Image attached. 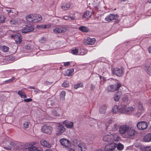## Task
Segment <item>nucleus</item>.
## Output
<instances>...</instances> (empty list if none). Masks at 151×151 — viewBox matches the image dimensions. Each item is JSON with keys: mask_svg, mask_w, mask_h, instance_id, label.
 Returning <instances> with one entry per match:
<instances>
[{"mask_svg": "<svg viewBox=\"0 0 151 151\" xmlns=\"http://www.w3.org/2000/svg\"><path fill=\"white\" fill-rule=\"evenodd\" d=\"M63 18L66 20H68L69 19V17L67 16H64L63 17Z\"/></svg>", "mask_w": 151, "mask_h": 151, "instance_id": "obj_61", "label": "nucleus"}, {"mask_svg": "<svg viewBox=\"0 0 151 151\" xmlns=\"http://www.w3.org/2000/svg\"><path fill=\"white\" fill-rule=\"evenodd\" d=\"M119 127V124L117 123H115L111 126V129L113 131H116L118 129Z\"/></svg>", "mask_w": 151, "mask_h": 151, "instance_id": "obj_34", "label": "nucleus"}, {"mask_svg": "<svg viewBox=\"0 0 151 151\" xmlns=\"http://www.w3.org/2000/svg\"><path fill=\"white\" fill-rule=\"evenodd\" d=\"M47 104L49 105L53 106L54 102L51 98L49 99L47 101Z\"/></svg>", "mask_w": 151, "mask_h": 151, "instance_id": "obj_42", "label": "nucleus"}, {"mask_svg": "<svg viewBox=\"0 0 151 151\" xmlns=\"http://www.w3.org/2000/svg\"><path fill=\"white\" fill-rule=\"evenodd\" d=\"M120 139L117 133H110L105 135L103 137L104 141L108 142L118 141Z\"/></svg>", "mask_w": 151, "mask_h": 151, "instance_id": "obj_1", "label": "nucleus"}, {"mask_svg": "<svg viewBox=\"0 0 151 151\" xmlns=\"http://www.w3.org/2000/svg\"><path fill=\"white\" fill-rule=\"evenodd\" d=\"M65 92L64 91H62L60 94V99L61 101H63L65 99Z\"/></svg>", "mask_w": 151, "mask_h": 151, "instance_id": "obj_31", "label": "nucleus"}, {"mask_svg": "<svg viewBox=\"0 0 151 151\" xmlns=\"http://www.w3.org/2000/svg\"><path fill=\"white\" fill-rule=\"evenodd\" d=\"M47 39L46 38L43 37H41L39 41L40 43H43L47 41Z\"/></svg>", "mask_w": 151, "mask_h": 151, "instance_id": "obj_43", "label": "nucleus"}, {"mask_svg": "<svg viewBox=\"0 0 151 151\" xmlns=\"http://www.w3.org/2000/svg\"><path fill=\"white\" fill-rule=\"evenodd\" d=\"M136 133V132L134 129L129 128V129L127 132L125 136L127 138L132 139L134 137Z\"/></svg>", "mask_w": 151, "mask_h": 151, "instance_id": "obj_4", "label": "nucleus"}, {"mask_svg": "<svg viewBox=\"0 0 151 151\" xmlns=\"http://www.w3.org/2000/svg\"><path fill=\"white\" fill-rule=\"evenodd\" d=\"M107 107V106L105 105L101 106L99 110L101 114L104 113L106 112Z\"/></svg>", "mask_w": 151, "mask_h": 151, "instance_id": "obj_25", "label": "nucleus"}, {"mask_svg": "<svg viewBox=\"0 0 151 151\" xmlns=\"http://www.w3.org/2000/svg\"><path fill=\"white\" fill-rule=\"evenodd\" d=\"M62 86L64 87H67L69 86L68 83L67 82H65L62 84Z\"/></svg>", "mask_w": 151, "mask_h": 151, "instance_id": "obj_51", "label": "nucleus"}, {"mask_svg": "<svg viewBox=\"0 0 151 151\" xmlns=\"http://www.w3.org/2000/svg\"><path fill=\"white\" fill-rule=\"evenodd\" d=\"M14 143L11 139L8 138L5 142V145H4L5 147L4 148L7 150H11V147L13 146Z\"/></svg>", "mask_w": 151, "mask_h": 151, "instance_id": "obj_7", "label": "nucleus"}, {"mask_svg": "<svg viewBox=\"0 0 151 151\" xmlns=\"http://www.w3.org/2000/svg\"><path fill=\"white\" fill-rule=\"evenodd\" d=\"M15 78L14 77H12V78L5 81V83H11L15 81Z\"/></svg>", "mask_w": 151, "mask_h": 151, "instance_id": "obj_46", "label": "nucleus"}, {"mask_svg": "<svg viewBox=\"0 0 151 151\" xmlns=\"http://www.w3.org/2000/svg\"><path fill=\"white\" fill-rule=\"evenodd\" d=\"M83 86V85L81 83H78L76 85H74V88L75 89H77L78 88L80 87H82Z\"/></svg>", "mask_w": 151, "mask_h": 151, "instance_id": "obj_49", "label": "nucleus"}, {"mask_svg": "<svg viewBox=\"0 0 151 151\" xmlns=\"http://www.w3.org/2000/svg\"><path fill=\"white\" fill-rule=\"evenodd\" d=\"M64 124L67 128L69 129L71 128L73 126V122L69 121H65L64 122Z\"/></svg>", "mask_w": 151, "mask_h": 151, "instance_id": "obj_18", "label": "nucleus"}, {"mask_svg": "<svg viewBox=\"0 0 151 151\" xmlns=\"http://www.w3.org/2000/svg\"><path fill=\"white\" fill-rule=\"evenodd\" d=\"M34 28L32 26L27 25L22 30V32L23 33H26L28 32L33 31Z\"/></svg>", "mask_w": 151, "mask_h": 151, "instance_id": "obj_16", "label": "nucleus"}, {"mask_svg": "<svg viewBox=\"0 0 151 151\" xmlns=\"http://www.w3.org/2000/svg\"><path fill=\"white\" fill-rule=\"evenodd\" d=\"M9 23L11 24L14 25L17 24L18 23V22L15 19H12L9 21Z\"/></svg>", "mask_w": 151, "mask_h": 151, "instance_id": "obj_50", "label": "nucleus"}, {"mask_svg": "<svg viewBox=\"0 0 151 151\" xmlns=\"http://www.w3.org/2000/svg\"><path fill=\"white\" fill-rule=\"evenodd\" d=\"M70 5L69 3H67L65 4H63L61 7L62 9L63 10H67L69 9Z\"/></svg>", "mask_w": 151, "mask_h": 151, "instance_id": "obj_27", "label": "nucleus"}, {"mask_svg": "<svg viewBox=\"0 0 151 151\" xmlns=\"http://www.w3.org/2000/svg\"><path fill=\"white\" fill-rule=\"evenodd\" d=\"M18 12L16 11H14V12L12 11L11 12V13L9 14V15L12 17H17L18 15Z\"/></svg>", "mask_w": 151, "mask_h": 151, "instance_id": "obj_40", "label": "nucleus"}, {"mask_svg": "<svg viewBox=\"0 0 151 151\" xmlns=\"http://www.w3.org/2000/svg\"><path fill=\"white\" fill-rule=\"evenodd\" d=\"M65 131V129L64 126L61 124H57L56 129V134L60 135L64 133Z\"/></svg>", "mask_w": 151, "mask_h": 151, "instance_id": "obj_8", "label": "nucleus"}, {"mask_svg": "<svg viewBox=\"0 0 151 151\" xmlns=\"http://www.w3.org/2000/svg\"><path fill=\"white\" fill-rule=\"evenodd\" d=\"M29 122L28 120H25L23 122V125L24 129L28 128L29 127Z\"/></svg>", "mask_w": 151, "mask_h": 151, "instance_id": "obj_38", "label": "nucleus"}, {"mask_svg": "<svg viewBox=\"0 0 151 151\" xmlns=\"http://www.w3.org/2000/svg\"><path fill=\"white\" fill-rule=\"evenodd\" d=\"M60 142L62 145L66 148L69 147L71 145L70 142L68 140L64 138L60 139Z\"/></svg>", "mask_w": 151, "mask_h": 151, "instance_id": "obj_11", "label": "nucleus"}, {"mask_svg": "<svg viewBox=\"0 0 151 151\" xmlns=\"http://www.w3.org/2000/svg\"><path fill=\"white\" fill-rule=\"evenodd\" d=\"M1 50L3 51V52H6L9 51V48L8 47L4 45L1 47Z\"/></svg>", "mask_w": 151, "mask_h": 151, "instance_id": "obj_36", "label": "nucleus"}, {"mask_svg": "<svg viewBox=\"0 0 151 151\" xmlns=\"http://www.w3.org/2000/svg\"><path fill=\"white\" fill-rule=\"evenodd\" d=\"M111 123V121L110 119L107 120L104 122L105 125L106 126V128L108 127V126Z\"/></svg>", "mask_w": 151, "mask_h": 151, "instance_id": "obj_44", "label": "nucleus"}, {"mask_svg": "<svg viewBox=\"0 0 151 151\" xmlns=\"http://www.w3.org/2000/svg\"><path fill=\"white\" fill-rule=\"evenodd\" d=\"M122 94V93L121 91H118L114 95V99L115 101H118Z\"/></svg>", "mask_w": 151, "mask_h": 151, "instance_id": "obj_20", "label": "nucleus"}, {"mask_svg": "<svg viewBox=\"0 0 151 151\" xmlns=\"http://www.w3.org/2000/svg\"><path fill=\"white\" fill-rule=\"evenodd\" d=\"M53 129L52 127L50 126L44 125L42 128V132L44 133L50 134Z\"/></svg>", "mask_w": 151, "mask_h": 151, "instance_id": "obj_10", "label": "nucleus"}, {"mask_svg": "<svg viewBox=\"0 0 151 151\" xmlns=\"http://www.w3.org/2000/svg\"><path fill=\"white\" fill-rule=\"evenodd\" d=\"M27 147H26L25 148L28 149L29 151H33L37 150V147L32 146L29 144H27Z\"/></svg>", "mask_w": 151, "mask_h": 151, "instance_id": "obj_23", "label": "nucleus"}, {"mask_svg": "<svg viewBox=\"0 0 151 151\" xmlns=\"http://www.w3.org/2000/svg\"><path fill=\"white\" fill-rule=\"evenodd\" d=\"M79 55H83L86 53L87 50L83 49H81L79 50Z\"/></svg>", "mask_w": 151, "mask_h": 151, "instance_id": "obj_41", "label": "nucleus"}, {"mask_svg": "<svg viewBox=\"0 0 151 151\" xmlns=\"http://www.w3.org/2000/svg\"><path fill=\"white\" fill-rule=\"evenodd\" d=\"M126 109V106L122 104L121 107L119 109L120 112L122 113H125Z\"/></svg>", "mask_w": 151, "mask_h": 151, "instance_id": "obj_26", "label": "nucleus"}, {"mask_svg": "<svg viewBox=\"0 0 151 151\" xmlns=\"http://www.w3.org/2000/svg\"><path fill=\"white\" fill-rule=\"evenodd\" d=\"M35 14H30L27 15L26 19L27 21L29 22H34V19Z\"/></svg>", "mask_w": 151, "mask_h": 151, "instance_id": "obj_17", "label": "nucleus"}, {"mask_svg": "<svg viewBox=\"0 0 151 151\" xmlns=\"http://www.w3.org/2000/svg\"><path fill=\"white\" fill-rule=\"evenodd\" d=\"M118 17V16L117 14H110L105 18V19L107 21L109 22L114 19H116Z\"/></svg>", "mask_w": 151, "mask_h": 151, "instance_id": "obj_13", "label": "nucleus"}, {"mask_svg": "<svg viewBox=\"0 0 151 151\" xmlns=\"http://www.w3.org/2000/svg\"><path fill=\"white\" fill-rule=\"evenodd\" d=\"M78 147L81 151H86V146L84 143L82 142L80 143L78 145Z\"/></svg>", "mask_w": 151, "mask_h": 151, "instance_id": "obj_24", "label": "nucleus"}, {"mask_svg": "<svg viewBox=\"0 0 151 151\" xmlns=\"http://www.w3.org/2000/svg\"><path fill=\"white\" fill-rule=\"evenodd\" d=\"M37 27L40 29H44V25H37Z\"/></svg>", "mask_w": 151, "mask_h": 151, "instance_id": "obj_58", "label": "nucleus"}, {"mask_svg": "<svg viewBox=\"0 0 151 151\" xmlns=\"http://www.w3.org/2000/svg\"><path fill=\"white\" fill-rule=\"evenodd\" d=\"M24 101L25 102H28L31 101H32V99L31 98H29L27 99H24Z\"/></svg>", "mask_w": 151, "mask_h": 151, "instance_id": "obj_56", "label": "nucleus"}, {"mask_svg": "<svg viewBox=\"0 0 151 151\" xmlns=\"http://www.w3.org/2000/svg\"><path fill=\"white\" fill-rule=\"evenodd\" d=\"M79 29L80 30L84 32H87L88 30V28L87 27L84 26H82L80 27Z\"/></svg>", "mask_w": 151, "mask_h": 151, "instance_id": "obj_37", "label": "nucleus"}, {"mask_svg": "<svg viewBox=\"0 0 151 151\" xmlns=\"http://www.w3.org/2000/svg\"><path fill=\"white\" fill-rule=\"evenodd\" d=\"M66 30V28L65 26L61 25L58 26L54 29L53 31L55 33H60L65 32Z\"/></svg>", "mask_w": 151, "mask_h": 151, "instance_id": "obj_5", "label": "nucleus"}, {"mask_svg": "<svg viewBox=\"0 0 151 151\" xmlns=\"http://www.w3.org/2000/svg\"><path fill=\"white\" fill-rule=\"evenodd\" d=\"M18 94L20 96L21 98H27V96L25 95V93L21 90L19 91L18 92Z\"/></svg>", "mask_w": 151, "mask_h": 151, "instance_id": "obj_33", "label": "nucleus"}, {"mask_svg": "<svg viewBox=\"0 0 151 151\" xmlns=\"http://www.w3.org/2000/svg\"><path fill=\"white\" fill-rule=\"evenodd\" d=\"M137 126L138 128L140 130L146 129L147 126V123L144 122H141L137 123Z\"/></svg>", "mask_w": 151, "mask_h": 151, "instance_id": "obj_12", "label": "nucleus"}, {"mask_svg": "<svg viewBox=\"0 0 151 151\" xmlns=\"http://www.w3.org/2000/svg\"><path fill=\"white\" fill-rule=\"evenodd\" d=\"M53 115L56 116H59L60 115L58 111L56 110H54L52 112Z\"/></svg>", "mask_w": 151, "mask_h": 151, "instance_id": "obj_47", "label": "nucleus"}, {"mask_svg": "<svg viewBox=\"0 0 151 151\" xmlns=\"http://www.w3.org/2000/svg\"><path fill=\"white\" fill-rule=\"evenodd\" d=\"M91 12L87 11L85 12L84 15H83V17L87 18H90L91 16Z\"/></svg>", "mask_w": 151, "mask_h": 151, "instance_id": "obj_28", "label": "nucleus"}, {"mask_svg": "<svg viewBox=\"0 0 151 151\" xmlns=\"http://www.w3.org/2000/svg\"><path fill=\"white\" fill-rule=\"evenodd\" d=\"M95 41L96 40L95 38L87 37L85 40L84 43L86 45H92L95 43Z\"/></svg>", "mask_w": 151, "mask_h": 151, "instance_id": "obj_15", "label": "nucleus"}, {"mask_svg": "<svg viewBox=\"0 0 151 151\" xmlns=\"http://www.w3.org/2000/svg\"><path fill=\"white\" fill-rule=\"evenodd\" d=\"M41 144L43 146L48 148H50L51 147V145L45 140H42L41 141Z\"/></svg>", "mask_w": 151, "mask_h": 151, "instance_id": "obj_21", "label": "nucleus"}, {"mask_svg": "<svg viewBox=\"0 0 151 151\" xmlns=\"http://www.w3.org/2000/svg\"><path fill=\"white\" fill-rule=\"evenodd\" d=\"M29 144L32 145V146H34L35 145H36V143L35 142H31V143H29Z\"/></svg>", "mask_w": 151, "mask_h": 151, "instance_id": "obj_62", "label": "nucleus"}, {"mask_svg": "<svg viewBox=\"0 0 151 151\" xmlns=\"http://www.w3.org/2000/svg\"><path fill=\"white\" fill-rule=\"evenodd\" d=\"M6 11L7 12V13L9 14L12 11L10 8H8L5 9Z\"/></svg>", "mask_w": 151, "mask_h": 151, "instance_id": "obj_53", "label": "nucleus"}, {"mask_svg": "<svg viewBox=\"0 0 151 151\" xmlns=\"http://www.w3.org/2000/svg\"><path fill=\"white\" fill-rule=\"evenodd\" d=\"M50 27H51V25L50 24H44V29L49 28H50Z\"/></svg>", "mask_w": 151, "mask_h": 151, "instance_id": "obj_55", "label": "nucleus"}, {"mask_svg": "<svg viewBox=\"0 0 151 151\" xmlns=\"http://www.w3.org/2000/svg\"><path fill=\"white\" fill-rule=\"evenodd\" d=\"M5 18L2 17H0V22L3 23L5 20Z\"/></svg>", "mask_w": 151, "mask_h": 151, "instance_id": "obj_57", "label": "nucleus"}, {"mask_svg": "<svg viewBox=\"0 0 151 151\" xmlns=\"http://www.w3.org/2000/svg\"><path fill=\"white\" fill-rule=\"evenodd\" d=\"M145 71L148 75L151 76V65L146 67Z\"/></svg>", "mask_w": 151, "mask_h": 151, "instance_id": "obj_30", "label": "nucleus"}, {"mask_svg": "<svg viewBox=\"0 0 151 151\" xmlns=\"http://www.w3.org/2000/svg\"><path fill=\"white\" fill-rule=\"evenodd\" d=\"M112 111L114 113L117 114L119 112V109L117 106L114 105L112 107Z\"/></svg>", "mask_w": 151, "mask_h": 151, "instance_id": "obj_29", "label": "nucleus"}, {"mask_svg": "<svg viewBox=\"0 0 151 151\" xmlns=\"http://www.w3.org/2000/svg\"><path fill=\"white\" fill-rule=\"evenodd\" d=\"M116 144L114 143H112L106 145L104 148L105 151H116L115 149Z\"/></svg>", "mask_w": 151, "mask_h": 151, "instance_id": "obj_3", "label": "nucleus"}, {"mask_svg": "<svg viewBox=\"0 0 151 151\" xmlns=\"http://www.w3.org/2000/svg\"><path fill=\"white\" fill-rule=\"evenodd\" d=\"M11 37L14 38L17 44H19L22 42V37L20 34L19 33H17L14 35H12Z\"/></svg>", "mask_w": 151, "mask_h": 151, "instance_id": "obj_14", "label": "nucleus"}, {"mask_svg": "<svg viewBox=\"0 0 151 151\" xmlns=\"http://www.w3.org/2000/svg\"><path fill=\"white\" fill-rule=\"evenodd\" d=\"M52 83V82H50L48 81H46L44 83V85L45 86H47L48 85H50Z\"/></svg>", "mask_w": 151, "mask_h": 151, "instance_id": "obj_54", "label": "nucleus"}, {"mask_svg": "<svg viewBox=\"0 0 151 151\" xmlns=\"http://www.w3.org/2000/svg\"><path fill=\"white\" fill-rule=\"evenodd\" d=\"M121 86L120 83H116L114 85H110L108 86L107 90L109 92H113L118 90Z\"/></svg>", "mask_w": 151, "mask_h": 151, "instance_id": "obj_2", "label": "nucleus"}, {"mask_svg": "<svg viewBox=\"0 0 151 151\" xmlns=\"http://www.w3.org/2000/svg\"><path fill=\"white\" fill-rule=\"evenodd\" d=\"M148 50L149 52L150 53H151V46L148 48Z\"/></svg>", "mask_w": 151, "mask_h": 151, "instance_id": "obj_63", "label": "nucleus"}, {"mask_svg": "<svg viewBox=\"0 0 151 151\" xmlns=\"http://www.w3.org/2000/svg\"><path fill=\"white\" fill-rule=\"evenodd\" d=\"M112 73L113 74H115L117 76L120 77L123 75L124 71L122 68L116 67L113 69Z\"/></svg>", "mask_w": 151, "mask_h": 151, "instance_id": "obj_9", "label": "nucleus"}, {"mask_svg": "<svg viewBox=\"0 0 151 151\" xmlns=\"http://www.w3.org/2000/svg\"><path fill=\"white\" fill-rule=\"evenodd\" d=\"M129 128V126L127 124L122 125L119 127V133L122 134H124L127 132Z\"/></svg>", "mask_w": 151, "mask_h": 151, "instance_id": "obj_6", "label": "nucleus"}, {"mask_svg": "<svg viewBox=\"0 0 151 151\" xmlns=\"http://www.w3.org/2000/svg\"><path fill=\"white\" fill-rule=\"evenodd\" d=\"M64 65L65 66H67L70 65V62H64L63 63Z\"/></svg>", "mask_w": 151, "mask_h": 151, "instance_id": "obj_60", "label": "nucleus"}, {"mask_svg": "<svg viewBox=\"0 0 151 151\" xmlns=\"http://www.w3.org/2000/svg\"><path fill=\"white\" fill-rule=\"evenodd\" d=\"M74 69H72V70H68L66 72V74L65 75L68 76H71L72 75L73 73L74 72Z\"/></svg>", "mask_w": 151, "mask_h": 151, "instance_id": "obj_35", "label": "nucleus"}, {"mask_svg": "<svg viewBox=\"0 0 151 151\" xmlns=\"http://www.w3.org/2000/svg\"><path fill=\"white\" fill-rule=\"evenodd\" d=\"M134 108L132 107H128L126 108L125 113L129 114L134 111Z\"/></svg>", "mask_w": 151, "mask_h": 151, "instance_id": "obj_32", "label": "nucleus"}, {"mask_svg": "<svg viewBox=\"0 0 151 151\" xmlns=\"http://www.w3.org/2000/svg\"><path fill=\"white\" fill-rule=\"evenodd\" d=\"M117 148L119 150H121L123 148V145L121 144H118L117 146Z\"/></svg>", "mask_w": 151, "mask_h": 151, "instance_id": "obj_48", "label": "nucleus"}, {"mask_svg": "<svg viewBox=\"0 0 151 151\" xmlns=\"http://www.w3.org/2000/svg\"><path fill=\"white\" fill-rule=\"evenodd\" d=\"M138 109L140 110H142L143 109V107L142 104L140 103H139L138 105Z\"/></svg>", "mask_w": 151, "mask_h": 151, "instance_id": "obj_52", "label": "nucleus"}, {"mask_svg": "<svg viewBox=\"0 0 151 151\" xmlns=\"http://www.w3.org/2000/svg\"><path fill=\"white\" fill-rule=\"evenodd\" d=\"M34 19V22H37L41 21L42 18L41 15L35 14Z\"/></svg>", "mask_w": 151, "mask_h": 151, "instance_id": "obj_22", "label": "nucleus"}, {"mask_svg": "<svg viewBox=\"0 0 151 151\" xmlns=\"http://www.w3.org/2000/svg\"><path fill=\"white\" fill-rule=\"evenodd\" d=\"M71 53L73 55H78V50L76 48L75 49L72 50Z\"/></svg>", "mask_w": 151, "mask_h": 151, "instance_id": "obj_45", "label": "nucleus"}, {"mask_svg": "<svg viewBox=\"0 0 151 151\" xmlns=\"http://www.w3.org/2000/svg\"><path fill=\"white\" fill-rule=\"evenodd\" d=\"M144 142H148L151 141V133H149L145 135L143 138Z\"/></svg>", "mask_w": 151, "mask_h": 151, "instance_id": "obj_19", "label": "nucleus"}, {"mask_svg": "<svg viewBox=\"0 0 151 151\" xmlns=\"http://www.w3.org/2000/svg\"><path fill=\"white\" fill-rule=\"evenodd\" d=\"M68 151H75V150L74 149L70 148L69 149Z\"/></svg>", "mask_w": 151, "mask_h": 151, "instance_id": "obj_64", "label": "nucleus"}, {"mask_svg": "<svg viewBox=\"0 0 151 151\" xmlns=\"http://www.w3.org/2000/svg\"><path fill=\"white\" fill-rule=\"evenodd\" d=\"M141 149L143 151H151V146L142 147Z\"/></svg>", "mask_w": 151, "mask_h": 151, "instance_id": "obj_39", "label": "nucleus"}, {"mask_svg": "<svg viewBox=\"0 0 151 151\" xmlns=\"http://www.w3.org/2000/svg\"><path fill=\"white\" fill-rule=\"evenodd\" d=\"M134 145L136 147H139L140 146V145L139 143L136 142L134 143Z\"/></svg>", "mask_w": 151, "mask_h": 151, "instance_id": "obj_59", "label": "nucleus"}]
</instances>
